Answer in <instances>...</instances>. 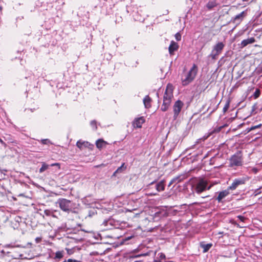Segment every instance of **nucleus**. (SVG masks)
<instances>
[{
	"mask_svg": "<svg viewBox=\"0 0 262 262\" xmlns=\"http://www.w3.org/2000/svg\"><path fill=\"white\" fill-rule=\"evenodd\" d=\"M173 85L171 84L168 83L167 85L166 89L164 93L163 102L161 107V110L163 112L166 111L171 103V99L173 97Z\"/></svg>",
	"mask_w": 262,
	"mask_h": 262,
	"instance_id": "1",
	"label": "nucleus"
},
{
	"mask_svg": "<svg viewBox=\"0 0 262 262\" xmlns=\"http://www.w3.org/2000/svg\"><path fill=\"white\" fill-rule=\"evenodd\" d=\"M197 73V66L195 64H193L189 71L183 76L182 78V84L183 85H186L192 81L195 78Z\"/></svg>",
	"mask_w": 262,
	"mask_h": 262,
	"instance_id": "2",
	"label": "nucleus"
},
{
	"mask_svg": "<svg viewBox=\"0 0 262 262\" xmlns=\"http://www.w3.org/2000/svg\"><path fill=\"white\" fill-rule=\"evenodd\" d=\"M225 47V45L222 42H219L213 47L211 53L209 57L213 60L217 59L219 55L222 52Z\"/></svg>",
	"mask_w": 262,
	"mask_h": 262,
	"instance_id": "3",
	"label": "nucleus"
},
{
	"mask_svg": "<svg viewBox=\"0 0 262 262\" xmlns=\"http://www.w3.org/2000/svg\"><path fill=\"white\" fill-rule=\"evenodd\" d=\"M208 185V182L204 179H201L196 184L195 187V191L198 194H200L202 192L204 191L206 189L209 190L212 185Z\"/></svg>",
	"mask_w": 262,
	"mask_h": 262,
	"instance_id": "4",
	"label": "nucleus"
},
{
	"mask_svg": "<svg viewBox=\"0 0 262 262\" xmlns=\"http://www.w3.org/2000/svg\"><path fill=\"white\" fill-rule=\"evenodd\" d=\"M59 204L60 208L65 212H68L71 209V202L70 200L66 199H59L57 202Z\"/></svg>",
	"mask_w": 262,
	"mask_h": 262,
	"instance_id": "5",
	"label": "nucleus"
},
{
	"mask_svg": "<svg viewBox=\"0 0 262 262\" xmlns=\"http://www.w3.org/2000/svg\"><path fill=\"white\" fill-rule=\"evenodd\" d=\"M242 165V157L241 153H237L233 155L230 159V166H238Z\"/></svg>",
	"mask_w": 262,
	"mask_h": 262,
	"instance_id": "6",
	"label": "nucleus"
},
{
	"mask_svg": "<svg viewBox=\"0 0 262 262\" xmlns=\"http://www.w3.org/2000/svg\"><path fill=\"white\" fill-rule=\"evenodd\" d=\"M184 106V103L181 100H177L173 105V119L176 120Z\"/></svg>",
	"mask_w": 262,
	"mask_h": 262,
	"instance_id": "7",
	"label": "nucleus"
},
{
	"mask_svg": "<svg viewBox=\"0 0 262 262\" xmlns=\"http://www.w3.org/2000/svg\"><path fill=\"white\" fill-rule=\"evenodd\" d=\"M247 180V179L246 178L235 179L231 186L228 187V189L235 190L238 185L245 184Z\"/></svg>",
	"mask_w": 262,
	"mask_h": 262,
	"instance_id": "8",
	"label": "nucleus"
},
{
	"mask_svg": "<svg viewBox=\"0 0 262 262\" xmlns=\"http://www.w3.org/2000/svg\"><path fill=\"white\" fill-rule=\"evenodd\" d=\"M76 146L81 150L83 149L84 148H92L93 147V145L89 142L80 140L77 142Z\"/></svg>",
	"mask_w": 262,
	"mask_h": 262,
	"instance_id": "9",
	"label": "nucleus"
},
{
	"mask_svg": "<svg viewBox=\"0 0 262 262\" xmlns=\"http://www.w3.org/2000/svg\"><path fill=\"white\" fill-rule=\"evenodd\" d=\"M144 122L145 119L143 117L136 118L133 122V126L135 128H141Z\"/></svg>",
	"mask_w": 262,
	"mask_h": 262,
	"instance_id": "10",
	"label": "nucleus"
},
{
	"mask_svg": "<svg viewBox=\"0 0 262 262\" xmlns=\"http://www.w3.org/2000/svg\"><path fill=\"white\" fill-rule=\"evenodd\" d=\"M246 15V11H243L241 13L236 15L234 18H233V22L234 23L239 24L242 21L244 17Z\"/></svg>",
	"mask_w": 262,
	"mask_h": 262,
	"instance_id": "11",
	"label": "nucleus"
},
{
	"mask_svg": "<svg viewBox=\"0 0 262 262\" xmlns=\"http://www.w3.org/2000/svg\"><path fill=\"white\" fill-rule=\"evenodd\" d=\"M230 189H228V188L226 190H223L222 191H221L217 198H216V200L218 201L219 202H220L223 199L225 198L226 196H227L229 194V190Z\"/></svg>",
	"mask_w": 262,
	"mask_h": 262,
	"instance_id": "12",
	"label": "nucleus"
},
{
	"mask_svg": "<svg viewBox=\"0 0 262 262\" xmlns=\"http://www.w3.org/2000/svg\"><path fill=\"white\" fill-rule=\"evenodd\" d=\"M255 41L254 37H251L246 39L243 40L241 43V48H244L249 44L253 43Z\"/></svg>",
	"mask_w": 262,
	"mask_h": 262,
	"instance_id": "13",
	"label": "nucleus"
},
{
	"mask_svg": "<svg viewBox=\"0 0 262 262\" xmlns=\"http://www.w3.org/2000/svg\"><path fill=\"white\" fill-rule=\"evenodd\" d=\"M178 49V44L174 41H171L170 45L169 47L168 50L170 54H172L175 51Z\"/></svg>",
	"mask_w": 262,
	"mask_h": 262,
	"instance_id": "14",
	"label": "nucleus"
},
{
	"mask_svg": "<svg viewBox=\"0 0 262 262\" xmlns=\"http://www.w3.org/2000/svg\"><path fill=\"white\" fill-rule=\"evenodd\" d=\"M156 189L158 192H161L165 189L164 181L163 180L157 183L155 185Z\"/></svg>",
	"mask_w": 262,
	"mask_h": 262,
	"instance_id": "15",
	"label": "nucleus"
},
{
	"mask_svg": "<svg viewBox=\"0 0 262 262\" xmlns=\"http://www.w3.org/2000/svg\"><path fill=\"white\" fill-rule=\"evenodd\" d=\"M151 99L148 95L146 96L143 99V103L145 108H148L151 107Z\"/></svg>",
	"mask_w": 262,
	"mask_h": 262,
	"instance_id": "16",
	"label": "nucleus"
},
{
	"mask_svg": "<svg viewBox=\"0 0 262 262\" xmlns=\"http://www.w3.org/2000/svg\"><path fill=\"white\" fill-rule=\"evenodd\" d=\"M212 246V244L211 243L205 244L203 243H201L200 244V247L203 249V253L207 252Z\"/></svg>",
	"mask_w": 262,
	"mask_h": 262,
	"instance_id": "17",
	"label": "nucleus"
},
{
	"mask_svg": "<svg viewBox=\"0 0 262 262\" xmlns=\"http://www.w3.org/2000/svg\"><path fill=\"white\" fill-rule=\"evenodd\" d=\"M105 144H106V142L102 139H98L96 142V145L99 149L102 148Z\"/></svg>",
	"mask_w": 262,
	"mask_h": 262,
	"instance_id": "18",
	"label": "nucleus"
},
{
	"mask_svg": "<svg viewBox=\"0 0 262 262\" xmlns=\"http://www.w3.org/2000/svg\"><path fill=\"white\" fill-rule=\"evenodd\" d=\"M217 5L215 1H210L207 4V7L208 9L210 10L212 8H214Z\"/></svg>",
	"mask_w": 262,
	"mask_h": 262,
	"instance_id": "19",
	"label": "nucleus"
},
{
	"mask_svg": "<svg viewBox=\"0 0 262 262\" xmlns=\"http://www.w3.org/2000/svg\"><path fill=\"white\" fill-rule=\"evenodd\" d=\"M49 167V165L47 164L45 162H42V166L39 169V172L42 173L45 171L46 170L48 169Z\"/></svg>",
	"mask_w": 262,
	"mask_h": 262,
	"instance_id": "20",
	"label": "nucleus"
},
{
	"mask_svg": "<svg viewBox=\"0 0 262 262\" xmlns=\"http://www.w3.org/2000/svg\"><path fill=\"white\" fill-rule=\"evenodd\" d=\"M44 213L46 216H52L54 217H55V215L53 214V212L50 210H45L44 211Z\"/></svg>",
	"mask_w": 262,
	"mask_h": 262,
	"instance_id": "21",
	"label": "nucleus"
},
{
	"mask_svg": "<svg viewBox=\"0 0 262 262\" xmlns=\"http://www.w3.org/2000/svg\"><path fill=\"white\" fill-rule=\"evenodd\" d=\"M184 178V177L183 176H179L174 178L173 179L174 180L176 183H178L182 181Z\"/></svg>",
	"mask_w": 262,
	"mask_h": 262,
	"instance_id": "22",
	"label": "nucleus"
},
{
	"mask_svg": "<svg viewBox=\"0 0 262 262\" xmlns=\"http://www.w3.org/2000/svg\"><path fill=\"white\" fill-rule=\"evenodd\" d=\"M262 126V124H259L257 125H255V126H251L249 129H248V132H250L251 130H253L254 129H255L256 128H259L261 127Z\"/></svg>",
	"mask_w": 262,
	"mask_h": 262,
	"instance_id": "23",
	"label": "nucleus"
},
{
	"mask_svg": "<svg viewBox=\"0 0 262 262\" xmlns=\"http://www.w3.org/2000/svg\"><path fill=\"white\" fill-rule=\"evenodd\" d=\"M260 94V90L259 89H256L253 94V97H254V99H257L259 96Z\"/></svg>",
	"mask_w": 262,
	"mask_h": 262,
	"instance_id": "24",
	"label": "nucleus"
},
{
	"mask_svg": "<svg viewBox=\"0 0 262 262\" xmlns=\"http://www.w3.org/2000/svg\"><path fill=\"white\" fill-rule=\"evenodd\" d=\"M63 257L62 252L61 251H57L55 253V257L57 258H61Z\"/></svg>",
	"mask_w": 262,
	"mask_h": 262,
	"instance_id": "25",
	"label": "nucleus"
},
{
	"mask_svg": "<svg viewBox=\"0 0 262 262\" xmlns=\"http://www.w3.org/2000/svg\"><path fill=\"white\" fill-rule=\"evenodd\" d=\"M91 125L95 130H96L97 128L96 125V122L95 120H93L91 122Z\"/></svg>",
	"mask_w": 262,
	"mask_h": 262,
	"instance_id": "26",
	"label": "nucleus"
},
{
	"mask_svg": "<svg viewBox=\"0 0 262 262\" xmlns=\"http://www.w3.org/2000/svg\"><path fill=\"white\" fill-rule=\"evenodd\" d=\"M229 107V102H227L223 108V112L225 113Z\"/></svg>",
	"mask_w": 262,
	"mask_h": 262,
	"instance_id": "27",
	"label": "nucleus"
},
{
	"mask_svg": "<svg viewBox=\"0 0 262 262\" xmlns=\"http://www.w3.org/2000/svg\"><path fill=\"white\" fill-rule=\"evenodd\" d=\"M41 142L43 144H48L49 143H51V142L48 139H42L41 140Z\"/></svg>",
	"mask_w": 262,
	"mask_h": 262,
	"instance_id": "28",
	"label": "nucleus"
},
{
	"mask_svg": "<svg viewBox=\"0 0 262 262\" xmlns=\"http://www.w3.org/2000/svg\"><path fill=\"white\" fill-rule=\"evenodd\" d=\"M175 38L177 41H179L181 39V35L179 33H177L175 35Z\"/></svg>",
	"mask_w": 262,
	"mask_h": 262,
	"instance_id": "29",
	"label": "nucleus"
},
{
	"mask_svg": "<svg viewBox=\"0 0 262 262\" xmlns=\"http://www.w3.org/2000/svg\"><path fill=\"white\" fill-rule=\"evenodd\" d=\"M160 259H164L166 258L165 255L163 253H160L158 254Z\"/></svg>",
	"mask_w": 262,
	"mask_h": 262,
	"instance_id": "30",
	"label": "nucleus"
},
{
	"mask_svg": "<svg viewBox=\"0 0 262 262\" xmlns=\"http://www.w3.org/2000/svg\"><path fill=\"white\" fill-rule=\"evenodd\" d=\"M124 166V164H122V165L120 167H119V168H118V169L116 170V171L114 172V174L116 173H118V172H121L122 170V168Z\"/></svg>",
	"mask_w": 262,
	"mask_h": 262,
	"instance_id": "31",
	"label": "nucleus"
},
{
	"mask_svg": "<svg viewBox=\"0 0 262 262\" xmlns=\"http://www.w3.org/2000/svg\"><path fill=\"white\" fill-rule=\"evenodd\" d=\"M146 195L147 196H155V195H158V193L155 192V193H154V192H149V193H147L146 194Z\"/></svg>",
	"mask_w": 262,
	"mask_h": 262,
	"instance_id": "32",
	"label": "nucleus"
},
{
	"mask_svg": "<svg viewBox=\"0 0 262 262\" xmlns=\"http://www.w3.org/2000/svg\"><path fill=\"white\" fill-rule=\"evenodd\" d=\"M237 218H238L241 221H244L245 219V217L242 216V215H238L237 216Z\"/></svg>",
	"mask_w": 262,
	"mask_h": 262,
	"instance_id": "33",
	"label": "nucleus"
},
{
	"mask_svg": "<svg viewBox=\"0 0 262 262\" xmlns=\"http://www.w3.org/2000/svg\"><path fill=\"white\" fill-rule=\"evenodd\" d=\"M41 238L40 237H36L35 238V241L37 243H39L41 241Z\"/></svg>",
	"mask_w": 262,
	"mask_h": 262,
	"instance_id": "34",
	"label": "nucleus"
},
{
	"mask_svg": "<svg viewBox=\"0 0 262 262\" xmlns=\"http://www.w3.org/2000/svg\"><path fill=\"white\" fill-rule=\"evenodd\" d=\"M176 183L175 181H174V180H173V179L171 180V181L169 182V184L168 185V186H170L171 185H172V184Z\"/></svg>",
	"mask_w": 262,
	"mask_h": 262,
	"instance_id": "35",
	"label": "nucleus"
},
{
	"mask_svg": "<svg viewBox=\"0 0 262 262\" xmlns=\"http://www.w3.org/2000/svg\"><path fill=\"white\" fill-rule=\"evenodd\" d=\"M51 166H60L59 165V163H54V164H52L51 165Z\"/></svg>",
	"mask_w": 262,
	"mask_h": 262,
	"instance_id": "36",
	"label": "nucleus"
},
{
	"mask_svg": "<svg viewBox=\"0 0 262 262\" xmlns=\"http://www.w3.org/2000/svg\"><path fill=\"white\" fill-rule=\"evenodd\" d=\"M155 183V182H151V183H150V184H149V186H149V188L151 186H152V185Z\"/></svg>",
	"mask_w": 262,
	"mask_h": 262,
	"instance_id": "37",
	"label": "nucleus"
},
{
	"mask_svg": "<svg viewBox=\"0 0 262 262\" xmlns=\"http://www.w3.org/2000/svg\"><path fill=\"white\" fill-rule=\"evenodd\" d=\"M73 260L72 259H69L67 262H73Z\"/></svg>",
	"mask_w": 262,
	"mask_h": 262,
	"instance_id": "38",
	"label": "nucleus"
},
{
	"mask_svg": "<svg viewBox=\"0 0 262 262\" xmlns=\"http://www.w3.org/2000/svg\"><path fill=\"white\" fill-rule=\"evenodd\" d=\"M146 254H141V255H136L135 257H140L142 255H145Z\"/></svg>",
	"mask_w": 262,
	"mask_h": 262,
	"instance_id": "39",
	"label": "nucleus"
},
{
	"mask_svg": "<svg viewBox=\"0 0 262 262\" xmlns=\"http://www.w3.org/2000/svg\"><path fill=\"white\" fill-rule=\"evenodd\" d=\"M220 131V128H218L216 130H214L213 133L215 132H219Z\"/></svg>",
	"mask_w": 262,
	"mask_h": 262,
	"instance_id": "40",
	"label": "nucleus"
},
{
	"mask_svg": "<svg viewBox=\"0 0 262 262\" xmlns=\"http://www.w3.org/2000/svg\"><path fill=\"white\" fill-rule=\"evenodd\" d=\"M73 262H80V261L78 260H73Z\"/></svg>",
	"mask_w": 262,
	"mask_h": 262,
	"instance_id": "41",
	"label": "nucleus"
},
{
	"mask_svg": "<svg viewBox=\"0 0 262 262\" xmlns=\"http://www.w3.org/2000/svg\"><path fill=\"white\" fill-rule=\"evenodd\" d=\"M166 196V195H163V196H164V197H165Z\"/></svg>",
	"mask_w": 262,
	"mask_h": 262,
	"instance_id": "42",
	"label": "nucleus"
},
{
	"mask_svg": "<svg viewBox=\"0 0 262 262\" xmlns=\"http://www.w3.org/2000/svg\"><path fill=\"white\" fill-rule=\"evenodd\" d=\"M135 262H139L138 261H135Z\"/></svg>",
	"mask_w": 262,
	"mask_h": 262,
	"instance_id": "43",
	"label": "nucleus"
},
{
	"mask_svg": "<svg viewBox=\"0 0 262 262\" xmlns=\"http://www.w3.org/2000/svg\"><path fill=\"white\" fill-rule=\"evenodd\" d=\"M62 262H67V261H66L65 260V261H62Z\"/></svg>",
	"mask_w": 262,
	"mask_h": 262,
	"instance_id": "44",
	"label": "nucleus"
}]
</instances>
